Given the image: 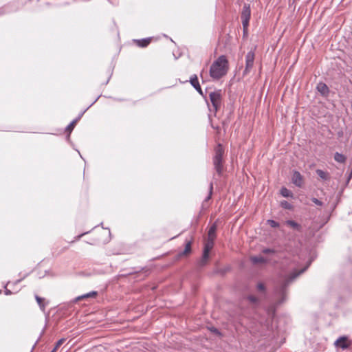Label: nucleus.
I'll return each instance as SVG.
<instances>
[{
  "mask_svg": "<svg viewBox=\"0 0 352 352\" xmlns=\"http://www.w3.org/2000/svg\"><path fill=\"white\" fill-rule=\"evenodd\" d=\"M65 341V338L60 339L56 344V346L52 352H55Z\"/></svg>",
  "mask_w": 352,
  "mask_h": 352,
  "instance_id": "393cba45",
  "label": "nucleus"
},
{
  "mask_svg": "<svg viewBox=\"0 0 352 352\" xmlns=\"http://www.w3.org/2000/svg\"><path fill=\"white\" fill-rule=\"evenodd\" d=\"M267 224L270 226L272 228H278L279 227V223L274 220L269 219L267 220Z\"/></svg>",
  "mask_w": 352,
  "mask_h": 352,
  "instance_id": "a878e982",
  "label": "nucleus"
},
{
  "mask_svg": "<svg viewBox=\"0 0 352 352\" xmlns=\"http://www.w3.org/2000/svg\"><path fill=\"white\" fill-rule=\"evenodd\" d=\"M351 175H352V172L351 173V175H350V176H349V179H350V178H351Z\"/></svg>",
  "mask_w": 352,
  "mask_h": 352,
  "instance_id": "72a5a7b5",
  "label": "nucleus"
},
{
  "mask_svg": "<svg viewBox=\"0 0 352 352\" xmlns=\"http://www.w3.org/2000/svg\"><path fill=\"white\" fill-rule=\"evenodd\" d=\"M311 201L316 204V205H318V206H322V202L320 201L319 199H318L317 198H315V197H313L311 199Z\"/></svg>",
  "mask_w": 352,
  "mask_h": 352,
  "instance_id": "7c9ffc66",
  "label": "nucleus"
},
{
  "mask_svg": "<svg viewBox=\"0 0 352 352\" xmlns=\"http://www.w3.org/2000/svg\"><path fill=\"white\" fill-rule=\"evenodd\" d=\"M286 223L287 225L289 226L290 227H292V228L298 230V231H300L301 230V226L298 223H297L296 222H295L294 221H292V220H288L286 221Z\"/></svg>",
  "mask_w": 352,
  "mask_h": 352,
  "instance_id": "f3484780",
  "label": "nucleus"
},
{
  "mask_svg": "<svg viewBox=\"0 0 352 352\" xmlns=\"http://www.w3.org/2000/svg\"><path fill=\"white\" fill-rule=\"evenodd\" d=\"M262 252H263V254H273V253H274V252H275V251H274V250H273V249H270V248H265V249H263V250Z\"/></svg>",
  "mask_w": 352,
  "mask_h": 352,
  "instance_id": "c85d7f7f",
  "label": "nucleus"
},
{
  "mask_svg": "<svg viewBox=\"0 0 352 352\" xmlns=\"http://www.w3.org/2000/svg\"><path fill=\"white\" fill-rule=\"evenodd\" d=\"M316 172L318 176L322 180H329L330 179L329 174L327 172L320 169H317Z\"/></svg>",
  "mask_w": 352,
  "mask_h": 352,
  "instance_id": "4468645a",
  "label": "nucleus"
},
{
  "mask_svg": "<svg viewBox=\"0 0 352 352\" xmlns=\"http://www.w3.org/2000/svg\"><path fill=\"white\" fill-rule=\"evenodd\" d=\"M209 98L215 112H217L222 104V91L221 89L209 93Z\"/></svg>",
  "mask_w": 352,
  "mask_h": 352,
  "instance_id": "20e7f679",
  "label": "nucleus"
},
{
  "mask_svg": "<svg viewBox=\"0 0 352 352\" xmlns=\"http://www.w3.org/2000/svg\"><path fill=\"white\" fill-rule=\"evenodd\" d=\"M254 53L252 51H250L248 52L245 56V68L243 72V74H248L254 65Z\"/></svg>",
  "mask_w": 352,
  "mask_h": 352,
  "instance_id": "423d86ee",
  "label": "nucleus"
},
{
  "mask_svg": "<svg viewBox=\"0 0 352 352\" xmlns=\"http://www.w3.org/2000/svg\"><path fill=\"white\" fill-rule=\"evenodd\" d=\"M83 113H82L79 116L74 120L66 128V132L69 133V135L71 133L72 130L74 129V126H76V123L78 122V120L80 119L81 116H82Z\"/></svg>",
  "mask_w": 352,
  "mask_h": 352,
  "instance_id": "ddd939ff",
  "label": "nucleus"
},
{
  "mask_svg": "<svg viewBox=\"0 0 352 352\" xmlns=\"http://www.w3.org/2000/svg\"><path fill=\"white\" fill-rule=\"evenodd\" d=\"M217 227L215 223L212 225L210 228H209L208 232V239L210 240H214L216 238V231H217Z\"/></svg>",
  "mask_w": 352,
  "mask_h": 352,
  "instance_id": "f8f14e48",
  "label": "nucleus"
},
{
  "mask_svg": "<svg viewBox=\"0 0 352 352\" xmlns=\"http://www.w3.org/2000/svg\"><path fill=\"white\" fill-rule=\"evenodd\" d=\"M212 190H213V184H212V183H210V186H209V194H208V197L205 199L206 201H207L211 199Z\"/></svg>",
  "mask_w": 352,
  "mask_h": 352,
  "instance_id": "bb28decb",
  "label": "nucleus"
},
{
  "mask_svg": "<svg viewBox=\"0 0 352 352\" xmlns=\"http://www.w3.org/2000/svg\"><path fill=\"white\" fill-rule=\"evenodd\" d=\"M96 296H97V292H89V293L86 294L78 296L77 298H76L75 301L78 302V301H79L80 300L85 299V298H94Z\"/></svg>",
  "mask_w": 352,
  "mask_h": 352,
  "instance_id": "2eb2a0df",
  "label": "nucleus"
},
{
  "mask_svg": "<svg viewBox=\"0 0 352 352\" xmlns=\"http://www.w3.org/2000/svg\"><path fill=\"white\" fill-rule=\"evenodd\" d=\"M316 88L321 95L327 96L329 94V89L325 83L319 82Z\"/></svg>",
  "mask_w": 352,
  "mask_h": 352,
  "instance_id": "9b49d317",
  "label": "nucleus"
},
{
  "mask_svg": "<svg viewBox=\"0 0 352 352\" xmlns=\"http://www.w3.org/2000/svg\"><path fill=\"white\" fill-rule=\"evenodd\" d=\"M292 182L297 187H301L303 184V177L298 171L295 170L292 177Z\"/></svg>",
  "mask_w": 352,
  "mask_h": 352,
  "instance_id": "0eeeda50",
  "label": "nucleus"
},
{
  "mask_svg": "<svg viewBox=\"0 0 352 352\" xmlns=\"http://www.w3.org/2000/svg\"><path fill=\"white\" fill-rule=\"evenodd\" d=\"M214 240H210V239H206L205 243H204V250H203V253L204 254V257H206L207 254L210 255V252L211 251V250L213 248V246H214Z\"/></svg>",
  "mask_w": 352,
  "mask_h": 352,
  "instance_id": "9d476101",
  "label": "nucleus"
},
{
  "mask_svg": "<svg viewBox=\"0 0 352 352\" xmlns=\"http://www.w3.org/2000/svg\"><path fill=\"white\" fill-rule=\"evenodd\" d=\"M257 289L261 292H264L265 290V287L263 283H259L257 285Z\"/></svg>",
  "mask_w": 352,
  "mask_h": 352,
  "instance_id": "c756f323",
  "label": "nucleus"
},
{
  "mask_svg": "<svg viewBox=\"0 0 352 352\" xmlns=\"http://www.w3.org/2000/svg\"><path fill=\"white\" fill-rule=\"evenodd\" d=\"M87 232H85V233H83V234H80V235H78V236H77V239H80L81 238V236H83L84 234H87Z\"/></svg>",
  "mask_w": 352,
  "mask_h": 352,
  "instance_id": "2f4dec72",
  "label": "nucleus"
},
{
  "mask_svg": "<svg viewBox=\"0 0 352 352\" xmlns=\"http://www.w3.org/2000/svg\"><path fill=\"white\" fill-rule=\"evenodd\" d=\"M224 154V149L223 146L220 144L215 148V155L213 158V164L214 169L219 176L223 173V155Z\"/></svg>",
  "mask_w": 352,
  "mask_h": 352,
  "instance_id": "7ed1b4c3",
  "label": "nucleus"
},
{
  "mask_svg": "<svg viewBox=\"0 0 352 352\" xmlns=\"http://www.w3.org/2000/svg\"><path fill=\"white\" fill-rule=\"evenodd\" d=\"M192 241H187L185 245V248L183 252L180 253V255L185 256L191 252Z\"/></svg>",
  "mask_w": 352,
  "mask_h": 352,
  "instance_id": "dca6fc26",
  "label": "nucleus"
},
{
  "mask_svg": "<svg viewBox=\"0 0 352 352\" xmlns=\"http://www.w3.org/2000/svg\"><path fill=\"white\" fill-rule=\"evenodd\" d=\"M334 344L336 346L340 347L342 349H346L349 346V344L348 343V340L346 336L340 337L336 340Z\"/></svg>",
  "mask_w": 352,
  "mask_h": 352,
  "instance_id": "1a4fd4ad",
  "label": "nucleus"
},
{
  "mask_svg": "<svg viewBox=\"0 0 352 352\" xmlns=\"http://www.w3.org/2000/svg\"><path fill=\"white\" fill-rule=\"evenodd\" d=\"M209 256H210V255L207 254L206 257H204V254L203 253L202 256H201V259H200V261L199 262V265L200 267L205 266L207 264V263H208V261L209 259Z\"/></svg>",
  "mask_w": 352,
  "mask_h": 352,
  "instance_id": "5701e85b",
  "label": "nucleus"
},
{
  "mask_svg": "<svg viewBox=\"0 0 352 352\" xmlns=\"http://www.w3.org/2000/svg\"><path fill=\"white\" fill-rule=\"evenodd\" d=\"M190 82L191 85L197 90V91L201 96H204L202 89L201 88V86L199 85V82L198 81V78L196 74L192 75L190 78Z\"/></svg>",
  "mask_w": 352,
  "mask_h": 352,
  "instance_id": "6e6552de",
  "label": "nucleus"
},
{
  "mask_svg": "<svg viewBox=\"0 0 352 352\" xmlns=\"http://www.w3.org/2000/svg\"><path fill=\"white\" fill-rule=\"evenodd\" d=\"M138 45L141 47H146L151 42V38H144L141 40H137L136 41Z\"/></svg>",
  "mask_w": 352,
  "mask_h": 352,
  "instance_id": "aec40b11",
  "label": "nucleus"
},
{
  "mask_svg": "<svg viewBox=\"0 0 352 352\" xmlns=\"http://www.w3.org/2000/svg\"><path fill=\"white\" fill-rule=\"evenodd\" d=\"M334 160L340 163H344L346 161V157L344 155L336 152L334 155Z\"/></svg>",
  "mask_w": 352,
  "mask_h": 352,
  "instance_id": "412c9836",
  "label": "nucleus"
},
{
  "mask_svg": "<svg viewBox=\"0 0 352 352\" xmlns=\"http://www.w3.org/2000/svg\"><path fill=\"white\" fill-rule=\"evenodd\" d=\"M248 299L249 300V301L250 302H252L253 304H255L258 302V298L255 296H253V295L248 296Z\"/></svg>",
  "mask_w": 352,
  "mask_h": 352,
  "instance_id": "cd10ccee",
  "label": "nucleus"
},
{
  "mask_svg": "<svg viewBox=\"0 0 352 352\" xmlns=\"http://www.w3.org/2000/svg\"><path fill=\"white\" fill-rule=\"evenodd\" d=\"M280 194L284 197H293L292 192L285 187L280 189Z\"/></svg>",
  "mask_w": 352,
  "mask_h": 352,
  "instance_id": "a211bd4d",
  "label": "nucleus"
},
{
  "mask_svg": "<svg viewBox=\"0 0 352 352\" xmlns=\"http://www.w3.org/2000/svg\"><path fill=\"white\" fill-rule=\"evenodd\" d=\"M251 261L254 263V264H257V263H265L266 260L265 259L264 257L261 256H252L251 257Z\"/></svg>",
  "mask_w": 352,
  "mask_h": 352,
  "instance_id": "6ab92c4d",
  "label": "nucleus"
},
{
  "mask_svg": "<svg viewBox=\"0 0 352 352\" xmlns=\"http://www.w3.org/2000/svg\"><path fill=\"white\" fill-rule=\"evenodd\" d=\"M228 70V62L225 56H220L210 68V76L213 80H219L224 76Z\"/></svg>",
  "mask_w": 352,
  "mask_h": 352,
  "instance_id": "f03ea898",
  "label": "nucleus"
},
{
  "mask_svg": "<svg viewBox=\"0 0 352 352\" xmlns=\"http://www.w3.org/2000/svg\"><path fill=\"white\" fill-rule=\"evenodd\" d=\"M200 76L203 78V72L201 73Z\"/></svg>",
  "mask_w": 352,
  "mask_h": 352,
  "instance_id": "473e14b6",
  "label": "nucleus"
},
{
  "mask_svg": "<svg viewBox=\"0 0 352 352\" xmlns=\"http://www.w3.org/2000/svg\"><path fill=\"white\" fill-rule=\"evenodd\" d=\"M308 267V265L299 271L292 272L289 276L284 279L280 283L276 286L274 294L276 297L280 298L276 302V306H279L286 300V290L287 287L294 281L299 275L302 274Z\"/></svg>",
  "mask_w": 352,
  "mask_h": 352,
  "instance_id": "f257e3e1",
  "label": "nucleus"
},
{
  "mask_svg": "<svg viewBox=\"0 0 352 352\" xmlns=\"http://www.w3.org/2000/svg\"><path fill=\"white\" fill-rule=\"evenodd\" d=\"M35 299H36V300L37 303L38 304V305H39V307H40L42 311H44V310H45V304H44V302H43V301H44V298H41V297H40V296H38L36 295V296H35Z\"/></svg>",
  "mask_w": 352,
  "mask_h": 352,
  "instance_id": "4be33fe9",
  "label": "nucleus"
},
{
  "mask_svg": "<svg viewBox=\"0 0 352 352\" xmlns=\"http://www.w3.org/2000/svg\"><path fill=\"white\" fill-rule=\"evenodd\" d=\"M280 206H282V208H285V209H288V210H291L292 208V206L291 204H289L288 201H283L280 202Z\"/></svg>",
  "mask_w": 352,
  "mask_h": 352,
  "instance_id": "b1692460",
  "label": "nucleus"
},
{
  "mask_svg": "<svg viewBox=\"0 0 352 352\" xmlns=\"http://www.w3.org/2000/svg\"><path fill=\"white\" fill-rule=\"evenodd\" d=\"M251 10L250 5L245 4L243 6L242 12L241 14V19L242 21V24L243 26L244 30L248 28L249 25V21L250 19Z\"/></svg>",
  "mask_w": 352,
  "mask_h": 352,
  "instance_id": "39448f33",
  "label": "nucleus"
}]
</instances>
